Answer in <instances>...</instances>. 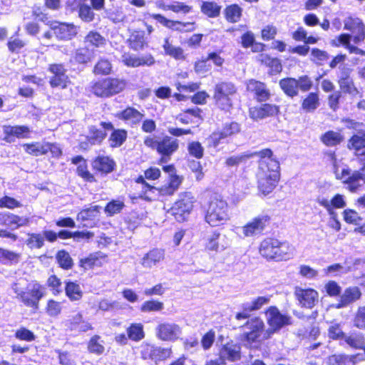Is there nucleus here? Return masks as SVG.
I'll return each mask as SVG.
<instances>
[{"label":"nucleus","mask_w":365,"mask_h":365,"mask_svg":"<svg viewBox=\"0 0 365 365\" xmlns=\"http://www.w3.org/2000/svg\"><path fill=\"white\" fill-rule=\"evenodd\" d=\"M321 140L327 146H335L343 140V137L339 133L328 131L322 135Z\"/></svg>","instance_id":"nucleus-49"},{"label":"nucleus","mask_w":365,"mask_h":365,"mask_svg":"<svg viewBox=\"0 0 365 365\" xmlns=\"http://www.w3.org/2000/svg\"><path fill=\"white\" fill-rule=\"evenodd\" d=\"M240 126L236 122L225 124L222 130L212 133L208 138V142L214 147H217L220 142L228 137L238 133Z\"/></svg>","instance_id":"nucleus-14"},{"label":"nucleus","mask_w":365,"mask_h":365,"mask_svg":"<svg viewBox=\"0 0 365 365\" xmlns=\"http://www.w3.org/2000/svg\"><path fill=\"white\" fill-rule=\"evenodd\" d=\"M182 182V179L178 175L170 177V181L168 185H165L159 188L160 195H172L178 189Z\"/></svg>","instance_id":"nucleus-36"},{"label":"nucleus","mask_w":365,"mask_h":365,"mask_svg":"<svg viewBox=\"0 0 365 365\" xmlns=\"http://www.w3.org/2000/svg\"><path fill=\"white\" fill-rule=\"evenodd\" d=\"M181 332V328L178 324L169 322L159 323L155 329L156 336L165 341L177 340Z\"/></svg>","instance_id":"nucleus-10"},{"label":"nucleus","mask_w":365,"mask_h":365,"mask_svg":"<svg viewBox=\"0 0 365 365\" xmlns=\"http://www.w3.org/2000/svg\"><path fill=\"white\" fill-rule=\"evenodd\" d=\"M160 195L159 188L149 185L147 183L142 184V190L138 194V197L148 201H152Z\"/></svg>","instance_id":"nucleus-42"},{"label":"nucleus","mask_w":365,"mask_h":365,"mask_svg":"<svg viewBox=\"0 0 365 365\" xmlns=\"http://www.w3.org/2000/svg\"><path fill=\"white\" fill-rule=\"evenodd\" d=\"M78 16L85 22H91L93 21L95 14L91 8L87 4H81L78 7Z\"/></svg>","instance_id":"nucleus-56"},{"label":"nucleus","mask_w":365,"mask_h":365,"mask_svg":"<svg viewBox=\"0 0 365 365\" xmlns=\"http://www.w3.org/2000/svg\"><path fill=\"white\" fill-rule=\"evenodd\" d=\"M106 256L102 252H96L91 255L87 258L82 260V262L89 267H100L106 261Z\"/></svg>","instance_id":"nucleus-52"},{"label":"nucleus","mask_w":365,"mask_h":365,"mask_svg":"<svg viewBox=\"0 0 365 365\" xmlns=\"http://www.w3.org/2000/svg\"><path fill=\"white\" fill-rule=\"evenodd\" d=\"M279 84L287 96L293 98L298 95L299 83H297V79L294 78H283L279 81Z\"/></svg>","instance_id":"nucleus-32"},{"label":"nucleus","mask_w":365,"mask_h":365,"mask_svg":"<svg viewBox=\"0 0 365 365\" xmlns=\"http://www.w3.org/2000/svg\"><path fill=\"white\" fill-rule=\"evenodd\" d=\"M23 146L27 153L35 156L44 155L47 153L51 148L49 143H26Z\"/></svg>","instance_id":"nucleus-35"},{"label":"nucleus","mask_w":365,"mask_h":365,"mask_svg":"<svg viewBox=\"0 0 365 365\" xmlns=\"http://www.w3.org/2000/svg\"><path fill=\"white\" fill-rule=\"evenodd\" d=\"M329 365H353L352 359L348 356L334 354L329 357Z\"/></svg>","instance_id":"nucleus-58"},{"label":"nucleus","mask_w":365,"mask_h":365,"mask_svg":"<svg viewBox=\"0 0 365 365\" xmlns=\"http://www.w3.org/2000/svg\"><path fill=\"white\" fill-rule=\"evenodd\" d=\"M122 61L125 65L131 67H138L140 66H149L155 63V59L151 55L138 57L134 55L125 54L122 57Z\"/></svg>","instance_id":"nucleus-23"},{"label":"nucleus","mask_w":365,"mask_h":365,"mask_svg":"<svg viewBox=\"0 0 365 365\" xmlns=\"http://www.w3.org/2000/svg\"><path fill=\"white\" fill-rule=\"evenodd\" d=\"M45 310L49 317H57L62 311L61 303L54 299H48Z\"/></svg>","instance_id":"nucleus-53"},{"label":"nucleus","mask_w":365,"mask_h":365,"mask_svg":"<svg viewBox=\"0 0 365 365\" xmlns=\"http://www.w3.org/2000/svg\"><path fill=\"white\" fill-rule=\"evenodd\" d=\"M329 158L336 178L347 185L349 190H354L359 185V181L361 178L359 171H353L346 165H341L340 161L336 158L334 153H329Z\"/></svg>","instance_id":"nucleus-4"},{"label":"nucleus","mask_w":365,"mask_h":365,"mask_svg":"<svg viewBox=\"0 0 365 365\" xmlns=\"http://www.w3.org/2000/svg\"><path fill=\"white\" fill-rule=\"evenodd\" d=\"M129 45L135 51H139L147 44L145 34L142 31H134L128 39Z\"/></svg>","instance_id":"nucleus-34"},{"label":"nucleus","mask_w":365,"mask_h":365,"mask_svg":"<svg viewBox=\"0 0 365 365\" xmlns=\"http://www.w3.org/2000/svg\"><path fill=\"white\" fill-rule=\"evenodd\" d=\"M105 86L108 97L122 91L125 87V81L119 78H104Z\"/></svg>","instance_id":"nucleus-30"},{"label":"nucleus","mask_w":365,"mask_h":365,"mask_svg":"<svg viewBox=\"0 0 365 365\" xmlns=\"http://www.w3.org/2000/svg\"><path fill=\"white\" fill-rule=\"evenodd\" d=\"M312 61L319 65H322L325 61L329 59V55L326 51L319 50L318 48H313L312 50Z\"/></svg>","instance_id":"nucleus-63"},{"label":"nucleus","mask_w":365,"mask_h":365,"mask_svg":"<svg viewBox=\"0 0 365 365\" xmlns=\"http://www.w3.org/2000/svg\"><path fill=\"white\" fill-rule=\"evenodd\" d=\"M28 222L27 218L21 217L9 212L0 213V224L1 225L18 228L26 225Z\"/></svg>","instance_id":"nucleus-27"},{"label":"nucleus","mask_w":365,"mask_h":365,"mask_svg":"<svg viewBox=\"0 0 365 365\" xmlns=\"http://www.w3.org/2000/svg\"><path fill=\"white\" fill-rule=\"evenodd\" d=\"M164 309V304L156 300L145 301L140 307L143 312H160Z\"/></svg>","instance_id":"nucleus-55"},{"label":"nucleus","mask_w":365,"mask_h":365,"mask_svg":"<svg viewBox=\"0 0 365 365\" xmlns=\"http://www.w3.org/2000/svg\"><path fill=\"white\" fill-rule=\"evenodd\" d=\"M270 301L269 296H261L252 301L244 302L242 307H244L247 311H257L261 309L264 305L267 304Z\"/></svg>","instance_id":"nucleus-38"},{"label":"nucleus","mask_w":365,"mask_h":365,"mask_svg":"<svg viewBox=\"0 0 365 365\" xmlns=\"http://www.w3.org/2000/svg\"><path fill=\"white\" fill-rule=\"evenodd\" d=\"M294 250V247L288 242H280L278 240V245L275 249L274 260H288L293 257Z\"/></svg>","instance_id":"nucleus-24"},{"label":"nucleus","mask_w":365,"mask_h":365,"mask_svg":"<svg viewBox=\"0 0 365 365\" xmlns=\"http://www.w3.org/2000/svg\"><path fill=\"white\" fill-rule=\"evenodd\" d=\"M279 112L278 106L272 104H262L250 108L249 115L254 120H259L267 117L274 116Z\"/></svg>","instance_id":"nucleus-18"},{"label":"nucleus","mask_w":365,"mask_h":365,"mask_svg":"<svg viewBox=\"0 0 365 365\" xmlns=\"http://www.w3.org/2000/svg\"><path fill=\"white\" fill-rule=\"evenodd\" d=\"M351 36L347 34H343L338 36L336 39L333 40L332 44L336 46H344L350 53L359 54L365 56V51L351 44Z\"/></svg>","instance_id":"nucleus-26"},{"label":"nucleus","mask_w":365,"mask_h":365,"mask_svg":"<svg viewBox=\"0 0 365 365\" xmlns=\"http://www.w3.org/2000/svg\"><path fill=\"white\" fill-rule=\"evenodd\" d=\"M127 138V133L124 130H116L111 134L109 141L112 147H119Z\"/></svg>","instance_id":"nucleus-54"},{"label":"nucleus","mask_w":365,"mask_h":365,"mask_svg":"<svg viewBox=\"0 0 365 365\" xmlns=\"http://www.w3.org/2000/svg\"><path fill=\"white\" fill-rule=\"evenodd\" d=\"M100 209L101 207L98 205H93L88 208L83 209L78 214L77 220L81 222L93 220L98 217Z\"/></svg>","instance_id":"nucleus-41"},{"label":"nucleus","mask_w":365,"mask_h":365,"mask_svg":"<svg viewBox=\"0 0 365 365\" xmlns=\"http://www.w3.org/2000/svg\"><path fill=\"white\" fill-rule=\"evenodd\" d=\"M324 289L327 294L330 297H335L341 294V287L335 281H329L324 285Z\"/></svg>","instance_id":"nucleus-62"},{"label":"nucleus","mask_w":365,"mask_h":365,"mask_svg":"<svg viewBox=\"0 0 365 365\" xmlns=\"http://www.w3.org/2000/svg\"><path fill=\"white\" fill-rule=\"evenodd\" d=\"M344 29L351 31L354 43H359L365 39V25L359 18L347 17L344 21Z\"/></svg>","instance_id":"nucleus-12"},{"label":"nucleus","mask_w":365,"mask_h":365,"mask_svg":"<svg viewBox=\"0 0 365 365\" xmlns=\"http://www.w3.org/2000/svg\"><path fill=\"white\" fill-rule=\"evenodd\" d=\"M66 294L71 301H78L81 299L83 292L80 285L76 282H67L65 287Z\"/></svg>","instance_id":"nucleus-40"},{"label":"nucleus","mask_w":365,"mask_h":365,"mask_svg":"<svg viewBox=\"0 0 365 365\" xmlns=\"http://www.w3.org/2000/svg\"><path fill=\"white\" fill-rule=\"evenodd\" d=\"M165 258V251L162 249H153L148 252L141 259V264L144 268L152 269L156 267Z\"/></svg>","instance_id":"nucleus-20"},{"label":"nucleus","mask_w":365,"mask_h":365,"mask_svg":"<svg viewBox=\"0 0 365 365\" xmlns=\"http://www.w3.org/2000/svg\"><path fill=\"white\" fill-rule=\"evenodd\" d=\"M348 147L355 152L358 157L365 151V134L354 135L349 141Z\"/></svg>","instance_id":"nucleus-37"},{"label":"nucleus","mask_w":365,"mask_h":365,"mask_svg":"<svg viewBox=\"0 0 365 365\" xmlns=\"http://www.w3.org/2000/svg\"><path fill=\"white\" fill-rule=\"evenodd\" d=\"M50 26L56 36L61 40H70L78 33L77 26L73 24L55 21Z\"/></svg>","instance_id":"nucleus-16"},{"label":"nucleus","mask_w":365,"mask_h":365,"mask_svg":"<svg viewBox=\"0 0 365 365\" xmlns=\"http://www.w3.org/2000/svg\"><path fill=\"white\" fill-rule=\"evenodd\" d=\"M255 157L259 158L258 188L262 193L267 195L274 190L279 179V164L272 158V151L270 149L248 151L231 156L226 160V164L228 166H235Z\"/></svg>","instance_id":"nucleus-1"},{"label":"nucleus","mask_w":365,"mask_h":365,"mask_svg":"<svg viewBox=\"0 0 365 365\" xmlns=\"http://www.w3.org/2000/svg\"><path fill=\"white\" fill-rule=\"evenodd\" d=\"M240 345L233 343L232 341L228 342L223 346L220 350V358L218 360L228 359L232 361L239 360L241 357Z\"/></svg>","instance_id":"nucleus-22"},{"label":"nucleus","mask_w":365,"mask_h":365,"mask_svg":"<svg viewBox=\"0 0 365 365\" xmlns=\"http://www.w3.org/2000/svg\"><path fill=\"white\" fill-rule=\"evenodd\" d=\"M237 93L235 86L230 82H221L215 87L213 98L216 106L225 111L232 108V98Z\"/></svg>","instance_id":"nucleus-5"},{"label":"nucleus","mask_w":365,"mask_h":365,"mask_svg":"<svg viewBox=\"0 0 365 365\" xmlns=\"http://www.w3.org/2000/svg\"><path fill=\"white\" fill-rule=\"evenodd\" d=\"M101 128L92 127L90 129V136L88 140L91 144L100 143L106 136V130L113 129V125L110 123H101Z\"/></svg>","instance_id":"nucleus-28"},{"label":"nucleus","mask_w":365,"mask_h":365,"mask_svg":"<svg viewBox=\"0 0 365 365\" xmlns=\"http://www.w3.org/2000/svg\"><path fill=\"white\" fill-rule=\"evenodd\" d=\"M11 289L17 300L34 309H38L39 302L46 294L44 287L40 283L27 282L25 279L17 280L12 284Z\"/></svg>","instance_id":"nucleus-2"},{"label":"nucleus","mask_w":365,"mask_h":365,"mask_svg":"<svg viewBox=\"0 0 365 365\" xmlns=\"http://www.w3.org/2000/svg\"><path fill=\"white\" fill-rule=\"evenodd\" d=\"M346 343L355 349H362L365 344L364 336L361 333H353L344 337Z\"/></svg>","instance_id":"nucleus-50"},{"label":"nucleus","mask_w":365,"mask_h":365,"mask_svg":"<svg viewBox=\"0 0 365 365\" xmlns=\"http://www.w3.org/2000/svg\"><path fill=\"white\" fill-rule=\"evenodd\" d=\"M99 340L100 336L97 335L91 339L88 346L90 352L101 354L104 351V346Z\"/></svg>","instance_id":"nucleus-61"},{"label":"nucleus","mask_w":365,"mask_h":365,"mask_svg":"<svg viewBox=\"0 0 365 365\" xmlns=\"http://www.w3.org/2000/svg\"><path fill=\"white\" fill-rule=\"evenodd\" d=\"M230 242L225 235L215 230L208 235L204 240V248L207 252L218 253L230 247Z\"/></svg>","instance_id":"nucleus-8"},{"label":"nucleus","mask_w":365,"mask_h":365,"mask_svg":"<svg viewBox=\"0 0 365 365\" xmlns=\"http://www.w3.org/2000/svg\"><path fill=\"white\" fill-rule=\"evenodd\" d=\"M221 6L214 1H204L201 6L202 12L211 18H215L220 14Z\"/></svg>","instance_id":"nucleus-47"},{"label":"nucleus","mask_w":365,"mask_h":365,"mask_svg":"<svg viewBox=\"0 0 365 365\" xmlns=\"http://www.w3.org/2000/svg\"><path fill=\"white\" fill-rule=\"evenodd\" d=\"M339 84L341 89L346 93L354 94L356 93V88L354 86L352 79L350 78L347 71H344L339 80Z\"/></svg>","instance_id":"nucleus-45"},{"label":"nucleus","mask_w":365,"mask_h":365,"mask_svg":"<svg viewBox=\"0 0 365 365\" xmlns=\"http://www.w3.org/2000/svg\"><path fill=\"white\" fill-rule=\"evenodd\" d=\"M247 90L254 93L258 101H265L270 96L265 84L254 79L247 81Z\"/></svg>","instance_id":"nucleus-21"},{"label":"nucleus","mask_w":365,"mask_h":365,"mask_svg":"<svg viewBox=\"0 0 365 365\" xmlns=\"http://www.w3.org/2000/svg\"><path fill=\"white\" fill-rule=\"evenodd\" d=\"M128 337L132 341H139L145 337L143 326L140 323L132 324L127 329Z\"/></svg>","instance_id":"nucleus-44"},{"label":"nucleus","mask_w":365,"mask_h":365,"mask_svg":"<svg viewBox=\"0 0 365 365\" xmlns=\"http://www.w3.org/2000/svg\"><path fill=\"white\" fill-rule=\"evenodd\" d=\"M319 105V96L315 93H310L303 101L302 108L307 112H311L317 109Z\"/></svg>","instance_id":"nucleus-51"},{"label":"nucleus","mask_w":365,"mask_h":365,"mask_svg":"<svg viewBox=\"0 0 365 365\" xmlns=\"http://www.w3.org/2000/svg\"><path fill=\"white\" fill-rule=\"evenodd\" d=\"M179 142L170 136H165L159 140L158 153L161 155L160 163H166L170 156L178 149Z\"/></svg>","instance_id":"nucleus-13"},{"label":"nucleus","mask_w":365,"mask_h":365,"mask_svg":"<svg viewBox=\"0 0 365 365\" xmlns=\"http://www.w3.org/2000/svg\"><path fill=\"white\" fill-rule=\"evenodd\" d=\"M265 317L269 327L265 330L264 339H269L272 334L291 323L290 317L281 313L276 307H269L265 312Z\"/></svg>","instance_id":"nucleus-6"},{"label":"nucleus","mask_w":365,"mask_h":365,"mask_svg":"<svg viewBox=\"0 0 365 365\" xmlns=\"http://www.w3.org/2000/svg\"><path fill=\"white\" fill-rule=\"evenodd\" d=\"M269 221L267 215H258L241 227L245 237H252L261 235Z\"/></svg>","instance_id":"nucleus-9"},{"label":"nucleus","mask_w":365,"mask_h":365,"mask_svg":"<svg viewBox=\"0 0 365 365\" xmlns=\"http://www.w3.org/2000/svg\"><path fill=\"white\" fill-rule=\"evenodd\" d=\"M165 53L177 59V60H182L185 58L184 51L182 48L179 46H173L170 41L168 38H165L164 41V43L163 45Z\"/></svg>","instance_id":"nucleus-39"},{"label":"nucleus","mask_w":365,"mask_h":365,"mask_svg":"<svg viewBox=\"0 0 365 365\" xmlns=\"http://www.w3.org/2000/svg\"><path fill=\"white\" fill-rule=\"evenodd\" d=\"M294 295L302 307L312 309L318 302V292L313 289L297 287Z\"/></svg>","instance_id":"nucleus-17"},{"label":"nucleus","mask_w":365,"mask_h":365,"mask_svg":"<svg viewBox=\"0 0 365 365\" xmlns=\"http://www.w3.org/2000/svg\"><path fill=\"white\" fill-rule=\"evenodd\" d=\"M15 337L21 341H33L35 340V334L25 327H21L15 332Z\"/></svg>","instance_id":"nucleus-60"},{"label":"nucleus","mask_w":365,"mask_h":365,"mask_svg":"<svg viewBox=\"0 0 365 365\" xmlns=\"http://www.w3.org/2000/svg\"><path fill=\"white\" fill-rule=\"evenodd\" d=\"M4 140L6 143H14L16 138H28L31 129L26 125H3Z\"/></svg>","instance_id":"nucleus-15"},{"label":"nucleus","mask_w":365,"mask_h":365,"mask_svg":"<svg viewBox=\"0 0 365 365\" xmlns=\"http://www.w3.org/2000/svg\"><path fill=\"white\" fill-rule=\"evenodd\" d=\"M105 86L108 97L122 91L125 87V81L119 78H104Z\"/></svg>","instance_id":"nucleus-31"},{"label":"nucleus","mask_w":365,"mask_h":365,"mask_svg":"<svg viewBox=\"0 0 365 365\" xmlns=\"http://www.w3.org/2000/svg\"><path fill=\"white\" fill-rule=\"evenodd\" d=\"M231 218L229 205L221 197H212L206 209L205 220L211 227L225 225Z\"/></svg>","instance_id":"nucleus-3"},{"label":"nucleus","mask_w":365,"mask_h":365,"mask_svg":"<svg viewBox=\"0 0 365 365\" xmlns=\"http://www.w3.org/2000/svg\"><path fill=\"white\" fill-rule=\"evenodd\" d=\"M44 239L40 234H30L27 240V245L31 248H41L43 245Z\"/></svg>","instance_id":"nucleus-64"},{"label":"nucleus","mask_w":365,"mask_h":365,"mask_svg":"<svg viewBox=\"0 0 365 365\" xmlns=\"http://www.w3.org/2000/svg\"><path fill=\"white\" fill-rule=\"evenodd\" d=\"M141 355L144 359H151L157 362L169 358L171 355V349L143 343L141 345Z\"/></svg>","instance_id":"nucleus-11"},{"label":"nucleus","mask_w":365,"mask_h":365,"mask_svg":"<svg viewBox=\"0 0 365 365\" xmlns=\"http://www.w3.org/2000/svg\"><path fill=\"white\" fill-rule=\"evenodd\" d=\"M92 165L95 170L103 173H109L113 170L115 163L108 156H98Z\"/></svg>","instance_id":"nucleus-29"},{"label":"nucleus","mask_w":365,"mask_h":365,"mask_svg":"<svg viewBox=\"0 0 365 365\" xmlns=\"http://www.w3.org/2000/svg\"><path fill=\"white\" fill-rule=\"evenodd\" d=\"M119 118L123 119L129 123L137 124L142 120L144 115L138 110L129 107L118 114Z\"/></svg>","instance_id":"nucleus-33"},{"label":"nucleus","mask_w":365,"mask_h":365,"mask_svg":"<svg viewBox=\"0 0 365 365\" xmlns=\"http://www.w3.org/2000/svg\"><path fill=\"white\" fill-rule=\"evenodd\" d=\"M187 150L189 154L196 158H202L204 154V148L201 143L197 141H192L188 143Z\"/></svg>","instance_id":"nucleus-59"},{"label":"nucleus","mask_w":365,"mask_h":365,"mask_svg":"<svg viewBox=\"0 0 365 365\" xmlns=\"http://www.w3.org/2000/svg\"><path fill=\"white\" fill-rule=\"evenodd\" d=\"M248 329H250L249 331H252L257 334H259L261 335H264L265 331H264V323L262 319L259 317H253L248 320L245 325ZM264 336H262V338Z\"/></svg>","instance_id":"nucleus-48"},{"label":"nucleus","mask_w":365,"mask_h":365,"mask_svg":"<svg viewBox=\"0 0 365 365\" xmlns=\"http://www.w3.org/2000/svg\"><path fill=\"white\" fill-rule=\"evenodd\" d=\"M242 9L237 4H232L225 9V19L230 23H236L242 16Z\"/></svg>","instance_id":"nucleus-43"},{"label":"nucleus","mask_w":365,"mask_h":365,"mask_svg":"<svg viewBox=\"0 0 365 365\" xmlns=\"http://www.w3.org/2000/svg\"><path fill=\"white\" fill-rule=\"evenodd\" d=\"M56 259L59 265L63 269H68L73 266V260L70 255L64 250H61L57 253Z\"/></svg>","instance_id":"nucleus-57"},{"label":"nucleus","mask_w":365,"mask_h":365,"mask_svg":"<svg viewBox=\"0 0 365 365\" xmlns=\"http://www.w3.org/2000/svg\"><path fill=\"white\" fill-rule=\"evenodd\" d=\"M106 42L105 38L96 31H90L85 37V43L87 46L99 48L103 46Z\"/></svg>","instance_id":"nucleus-46"},{"label":"nucleus","mask_w":365,"mask_h":365,"mask_svg":"<svg viewBox=\"0 0 365 365\" xmlns=\"http://www.w3.org/2000/svg\"><path fill=\"white\" fill-rule=\"evenodd\" d=\"M278 245V240L274 238H266L262 240L259 245V254L267 259H273L274 257L275 249Z\"/></svg>","instance_id":"nucleus-25"},{"label":"nucleus","mask_w":365,"mask_h":365,"mask_svg":"<svg viewBox=\"0 0 365 365\" xmlns=\"http://www.w3.org/2000/svg\"><path fill=\"white\" fill-rule=\"evenodd\" d=\"M361 292L358 287H349L346 288L341 295L338 304H336V309H341L347 307L350 304L360 299Z\"/></svg>","instance_id":"nucleus-19"},{"label":"nucleus","mask_w":365,"mask_h":365,"mask_svg":"<svg viewBox=\"0 0 365 365\" xmlns=\"http://www.w3.org/2000/svg\"><path fill=\"white\" fill-rule=\"evenodd\" d=\"M193 197L190 192H185L179 196L170 209L171 215L178 222H182L187 219L193 208Z\"/></svg>","instance_id":"nucleus-7"}]
</instances>
